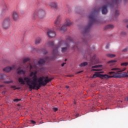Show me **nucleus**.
Masks as SVG:
<instances>
[{
	"label": "nucleus",
	"instance_id": "obj_1",
	"mask_svg": "<svg viewBox=\"0 0 128 128\" xmlns=\"http://www.w3.org/2000/svg\"><path fill=\"white\" fill-rule=\"evenodd\" d=\"M67 40H68L69 42L66 40H60L58 42V45L55 46V48L56 49L55 50H54V54H55L54 55V57H52V58H50L46 56L44 59H40V60L38 62V64H44L46 62H50V60H54L56 58V56H58V50L59 48H60V46H64L61 48L62 52L63 53L66 52L68 48H70V46H74L72 47V48H73L74 50H78V44L74 42V40H72V38L70 37H68L67 38Z\"/></svg>",
	"mask_w": 128,
	"mask_h": 128
},
{
	"label": "nucleus",
	"instance_id": "obj_2",
	"mask_svg": "<svg viewBox=\"0 0 128 128\" xmlns=\"http://www.w3.org/2000/svg\"><path fill=\"white\" fill-rule=\"evenodd\" d=\"M37 71L32 72L30 73V76L32 78V80H30V78L26 76L24 78L20 77L18 78V82L21 84H26V82L27 86H28L30 90H40V86L44 84V76L40 77L38 80Z\"/></svg>",
	"mask_w": 128,
	"mask_h": 128
},
{
	"label": "nucleus",
	"instance_id": "obj_3",
	"mask_svg": "<svg viewBox=\"0 0 128 128\" xmlns=\"http://www.w3.org/2000/svg\"><path fill=\"white\" fill-rule=\"evenodd\" d=\"M100 8L98 9H95L88 16L89 23L88 26L85 28L84 32H88L90 30V28L92 26L98 22V19L96 18V14L100 12Z\"/></svg>",
	"mask_w": 128,
	"mask_h": 128
},
{
	"label": "nucleus",
	"instance_id": "obj_4",
	"mask_svg": "<svg viewBox=\"0 0 128 128\" xmlns=\"http://www.w3.org/2000/svg\"><path fill=\"white\" fill-rule=\"evenodd\" d=\"M104 2L106 4L102 8V14H108V6H110L111 8H118L120 0H104Z\"/></svg>",
	"mask_w": 128,
	"mask_h": 128
},
{
	"label": "nucleus",
	"instance_id": "obj_5",
	"mask_svg": "<svg viewBox=\"0 0 128 128\" xmlns=\"http://www.w3.org/2000/svg\"><path fill=\"white\" fill-rule=\"evenodd\" d=\"M72 24V22H70L69 19L66 20V22L64 24L62 27H60V16H58L54 21V26L59 30L61 32H66L68 30V26H70Z\"/></svg>",
	"mask_w": 128,
	"mask_h": 128
},
{
	"label": "nucleus",
	"instance_id": "obj_6",
	"mask_svg": "<svg viewBox=\"0 0 128 128\" xmlns=\"http://www.w3.org/2000/svg\"><path fill=\"white\" fill-rule=\"evenodd\" d=\"M46 14V12L44 9L40 8L38 10H36L32 15V18L36 20V18H44Z\"/></svg>",
	"mask_w": 128,
	"mask_h": 128
},
{
	"label": "nucleus",
	"instance_id": "obj_7",
	"mask_svg": "<svg viewBox=\"0 0 128 128\" xmlns=\"http://www.w3.org/2000/svg\"><path fill=\"white\" fill-rule=\"evenodd\" d=\"M109 74H114L112 76V78H128V73L124 72L122 73H116L114 72H108Z\"/></svg>",
	"mask_w": 128,
	"mask_h": 128
},
{
	"label": "nucleus",
	"instance_id": "obj_8",
	"mask_svg": "<svg viewBox=\"0 0 128 128\" xmlns=\"http://www.w3.org/2000/svg\"><path fill=\"white\" fill-rule=\"evenodd\" d=\"M12 22H10V17H6L2 22V26L4 30H8Z\"/></svg>",
	"mask_w": 128,
	"mask_h": 128
},
{
	"label": "nucleus",
	"instance_id": "obj_9",
	"mask_svg": "<svg viewBox=\"0 0 128 128\" xmlns=\"http://www.w3.org/2000/svg\"><path fill=\"white\" fill-rule=\"evenodd\" d=\"M12 18L14 22H18L20 20V15L18 12L16 10L12 12Z\"/></svg>",
	"mask_w": 128,
	"mask_h": 128
},
{
	"label": "nucleus",
	"instance_id": "obj_10",
	"mask_svg": "<svg viewBox=\"0 0 128 128\" xmlns=\"http://www.w3.org/2000/svg\"><path fill=\"white\" fill-rule=\"evenodd\" d=\"M46 44H48V46H52L53 48L52 58H54L55 54L54 53V50H56L55 46H54V42L52 40H48Z\"/></svg>",
	"mask_w": 128,
	"mask_h": 128
},
{
	"label": "nucleus",
	"instance_id": "obj_11",
	"mask_svg": "<svg viewBox=\"0 0 128 128\" xmlns=\"http://www.w3.org/2000/svg\"><path fill=\"white\" fill-rule=\"evenodd\" d=\"M47 34L49 38H54L56 36V32L52 30H48L47 32Z\"/></svg>",
	"mask_w": 128,
	"mask_h": 128
},
{
	"label": "nucleus",
	"instance_id": "obj_12",
	"mask_svg": "<svg viewBox=\"0 0 128 128\" xmlns=\"http://www.w3.org/2000/svg\"><path fill=\"white\" fill-rule=\"evenodd\" d=\"M44 84H43V86H46L47 84H48V82H52V78H48V76H44Z\"/></svg>",
	"mask_w": 128,
	"mask_h": 128
},
{
	"label": "nucleus",
	"instance_id": "obj_13",
	"mask_svg": "<svg viewBox=\"0 0 128 128\" xmlns=\"http://www.w3.org/2000/svg\"><path fill=\"white\" fill-rule=\"evenodd\" d=\"M17 74H26V70H22V67L20 66L17 68Z\"/></svg>",
	"mask_w": 128,
	"mask_h": 128
},
{
	"label": "nucleus",
	"instance_id": "obj_14",
	"mask_svg": "<svg viewBox=\"0 0 128 128\" xmlns=\"http://www.w3.org/2000/svg\"><path fill=\"white\" fill-rule=\"evenodd\" d=\"M14 68H15L14 66H12V67L10 66H7L3 69L4 72H10V70H14Z\"/></svg>",
	"mask_w": 128,
	"mask_h": 128
},
{
	"label": "nucleus",
	"instance_id": "obj_15",
	"mask_svg": "<svg viewBox=\"0 0 128 128\" xmlns=\"http://www.w3.org/2000/svg\"><path fill=\"white\" fill-rule=\"evenodd\" d=\"M126 70V68H113L111 69V70H115V72H122Z\"/></svg>",
	"mask_w": 128,
	"mask_h": 128
},
{
	"label": "nucleus",
	"instance_id": "obj_16",
	"mask_svg": "<svg viewBox=\"0 0 128 128\" xmlns=\"http://www.w3.org/2000/svg\"><path fill=\"white\" fill-rule=\"evenodd\" d=\"M49 6L51 8H58V4L56 2H52L49 4Z\"/></svg>",
	"mask_w": 128,
	"mask_h": 128
},
{
	"label": "nucleus",
	"instance_id": "obj_17",
	"mask_svg": "<svg viewBox=\"0 0 128 128\" xmlns=\"http://www.w3.org/2000/svg\"><path fill=\"white\" fill-rule=\"evenodd\" d=\"M8 10L6 4H4L2 8V12L4 14V12H8Z\"/></svg>",
	"mask_w": 128,
	"mask_h": 128
},
{
	"label": "nucleus",
	"instance_id": "obj_18",
	"mask_svg": "<svg viewBox=\"0 0 128 128\" xmlns=\"http://www.w3.org/2000/svg\"><path fill=\"white\" fill-rule=\"evenodd\" d=\"M112 76H110L108 74H101L100 78H111Z\"/></svg>",
	"mask_w": 128,
	"mask_h": 128
},
{
	"label": "nucleus",
	"instance_id": "obj_19",
	"mask_svg": "<svg viewBox=\"0 0 128 128\" xmlns=\"http://www.w3.org/2000/svg\"><path fill=\"white\" fill-rule=\"evenodd\" d=\"M42 42V38L38 37L35 40V44H40V43Z\"/></svg>",
	"mask_w": 128,
	"mask_h": 128
},
{
	"label": "nucleus",
	"instance_id": "obj_20",
	"mask_svg": "<svg viewBox=\"0 0 128 128\" xmlns=\"http://www.w3.org/2000/svg\"><path fill=\"white\" fill-rule=\"evenodd\" d=\"M116 62V60H112L108 62V64H110V66H114Z\"/></svg>",
	"mask_w": 128,
	"mask_h": 128
},
{
	"label": "nucleus",
	"instance_id": "obj_21",
	"mask_svg": "<svg viewBox=\"0 0 128 128\" xmlns=\"http://www.w3.org/2000/svg\"><path fill=\"white\" fill-rule=\"evenodd\" d=\"M88 64L87 62H84L82 63L80 65V68H82V66H88Z\"/></svg>",
	"mask_w": 128,
	"mask_h": 128
},
{
	"label": "nucleus",
	"instance_id": "obj_22",
	"mask_svg": "<svg viewBox=\"0 0 128 128\" xmlns=\"http://www.w3.org/2000/svg\"><path fill=\"white\" fill-rule=\"evenodd\" d=\"M101 74H93L92 78H100Z\"/></svg>",
	"mask_w": 128,
	"mask_h": 128
},
{
	"label": "nucleus",
	"instance_id": "obj_23",
	"mask_svg": "<svg viewBox=\"0 0 128 128\" xmlns=\"http://www.w3.org/2000/svg\"><path fill=\"white\" fill-rule=\"evenodd\" d=\"M107 56H108V58H112L116 57V54H108Z\"/></svg>",
	"mask_w": 128,
	"mask_h": 128
},
{
	"label": "nucleus",
	"instance_id": "obj_24",
	"mask_svg": "<svg viewBox=\"0 0 128 128\" xmlns=\"http://www.w3.org/2000/svg\"><path fill=\"white\" fill-rule=\"evenodd\" d=\"M114 26L112 24H108L106 26V28H114Z\"/></svg>",
	"mask_w": 128,
	"mask_h": 128
},
{
	"label": "nucleus",
	"instance_id": "obj_25",
	"mask_svg": "<svg viewBox=\"0 0 128 128\" xmlns=\"http://www.w3.org/2000/svg\"><path fill=\"white\" fill-rule=\"evenodd\" d=\"M40 50V52H42L44 54H48V51L46 49H42Z\"/></svg>",
	"mask_w": 128,
	"mask_h": 128
},
{
	"label": "nucleus",
	"instance_id": "obj_26",
	"mask_svg": "<svg viewBox=\"0 0 128 128\" xmlns=\"http://www.w3.org/2000/svg\"><path fill=\"white\" fill-rule=\"evenodd\" d=\"M28 60H30V58H26L25 59H24L23 60V62H24V64H26V62H28Z\"/></svg>",
	"mask_w": 128,
	"mask_h": 128
},
{
	"label": "nucleus",
	"instance_id": "obj_27",
	"mask_svg": "<svg viewBox=\"0 0 128 128\" xmlns=\"http://www.w3.org/2000/svg\"><path fill=\"white\" fill-rule=\"evenodd\" d=\"M119 15H120V12L118 10H116L115 12V16H118Z\"/></svg>",
	"mask_w": 128,
	"mask_h": 128
},
{
	"label": "nucleus",
	"instance_id": "obj_28",
	"mask_svg": "<svg viewBox=\"0 0 128 128\" xmlns=\"http://www.w3.org/2000/svg\"><path fill=\"white\" fill-rule=\"evenodd\" d=\"M128 65V62H124L121 64V66H126Z\"/></svg>",
	"mask_w": 128,
	"mask_h": 128
},
{
	"label": "nucleus",
	"instance_id": "obj_29",
	"mask_svg": "<svg viewBox=\"0 0 128 128\" xmlns=\"http://www.w3.org/2000/svg\"><path fill=\"white\" fill-rule=\"evenodd\" d=\"M102 66V65H96L94 66H92V68H100Z\"/></svg>",
	"mask_w": 128,
	"mask_h": 128
},
{
	"label": "nucleus",
	"instance_id": "obj_30",
	"mask_svg": "<svg viewBox=\"0 0 128 128\" xmlns=\"http://www.w3.org/2000/svg\"><path fill=\"white\" fill-rule=\"evenodd\" d=\"M12 81H6L4 82V84H12Z\"/></svg>",
	"mask_w": 128,
	"mask_h": 128
},
{
	"label": "nucleus",
	"instance_id": "obj_31",
	"mask_svg": "<svg viewBox=\"0 0 128 128\" xmlns=\"http://www.w3.org/2000/svg\"><path fill=\"white\" fill-rule=\"evenodd\" d=\"M128 48H126L122 50V52H128Z\"/></svg>",
	"mask_w": 128,
	"mask_h": 128
},
{
	"label": "nucleus",
	"instance_id": "obj_32",
	"mask_svg": "<svg viewBox=\"0 0 128 128\" xmlns=\"http://www.w3.org/2000/svg\"><path fill=\"white\" fill-rule=\"evenodd\" d=\"M20 100L18 99V98H16V99H14V102H20Z\"/></svg>",
	"mask_w": 128,
	"mask_h": 128
},
{
	"label": "nucleus",
	"instance_id": "obj_33",
	"mask_svg": "<svg viewBox=\"0 0 128 128\" xmlns=\"http://www.w3.org/2000/svg\"><path fill=\"white\" fill-rule=\"evenodd\" d=\"M53 110H54V112H57V110H58V108H53Z\"/></svg>",
	"mask_w": 128,
	"mask_h": 128
},
{
	"label": "nucleus",
	"instance_id": "obj_34",
	"mask_svg": "<svg viewBox=\"0 0 128 128\" xmlns=\"http://www.w3.org/2000/svg\"><path fill=\"white\" fill-rule=\"evenodd\" d=\"M96 56L94 55L92 57V60H96Z\"/></svg>",
	"mask_w": 128,
	"mask_h": 128
},
{
	"label": "nucleus",
	"instance_id": "obj_35",
	"mask_svg": "<svg viewBox=\"0 0 128 128\" xmlns=\"http://www.w3.org/2000/svg\"><path fill=\"white\" fill-rule=\"evenodd\" d=\"M124 100H125V102H128V97L125 98H124Z\"/></svg>",
	"mask_w": 128,
	"mask_h": 128
},
{
	"label": "nucleus",
	"instance_id": "obj_36",
	"mask_svg": "<svg viewBox=\"0 0 128 128\" xmlns=\"http://www.w3.org/2000/svg\"><path fill=\"white\" fill-rule=\"evenodd\" d=\"M92 70L94 71V72H98V70H96V69H93Z\"/></svg>",
	"mask_w": 128,
	"mask_h": 128
},
{
	"label": "nucleus",
	"instance_id": "obj_37",
	"mask_svg": "<svg viewBox=\"0 0 128 128\" xmlns=\"http://www.w3.org/2000/svg\"><path fill=\"white\" fill-rule=\"evenodd\" d=\"M110 48V44H108L106 46V48Z\"/></svg>",
	"mask_w": 128,
	"mask_h": 128
},
{
	"label": "nucleus",
	"instance_id": "obj_38",
	"mask_svg": "<svg viewBox=\"0 0 128 128\" xmlns=\"http://www.w3.org/2000/svg\"><path fill=\"white\" fill-rule=\"evenodd\" d=\"M31 122H32V124H36L35 121H34V120H31Z\"/></svg>",
	"mask_w": 128,
	"mask_h": 128
},
{
	"label": "nucleus",
	"instance_id": "obj_39",
	"mask_svg": "<svg viewBox=\"0 0 128 128\" xmlns=\"http://www.w3.org/2000/svg\"><path fill=\"white\" fill-rule=\"evenodd\" d=\"M11 88H14H14H16V86H12Z\"/></svg>",
	"mask_w": 128,
	"mask_h": 128
},
{
	"label": "nucleus",
	"instance_id": "obj_40",
	"mask_svg": "<svg viewBox=\"0 0 128 128\" xmlns=\"http://www.w3.org/2000/svg\"><path fill=\"white\" fill-rule=\"evenodd\" d=\"M20 88L18 87V88H14V90H20Z\"/></svg>",
	"mask_w": 128,
	"mask_h": 128
},
{
	"label": "nucleus",
	"instance_id": "obj_41",
	"mask_svg": "<svg viewBox=\"0 0 128 128\" xmlns=\"http://www.w3.org/2000/svg\"><path fill=\"white\" fill-rule=\"evenodd\" d=\"M66 64V63H63L62 64V66H64Z\"/></svg>",
	"mask_w": 128,
	"mask_h": 128
},
{
	"label": "nucleus",
	"instance_id": "obj_42",
	"mask_svg": "<svg viewBox=\"0 0 128 128\" xmlns=\"http://www.w3.org/2000/svg\"><path fill=\"white\" fill-rule=\"evenodd\" d=\"M81 72H82V71H80L77 72V74H81Z\"/></svg>",
	"mask_w": 128,
	"mask_h": 128
},
{
	"label": "nucleus",
	"instance_id": "obj_43",
	"mask_svg": "<svg viewBox=\"0 0 128 128\" xmlns=\"http://www.w3.org/2000/svg\"><path fill=\"white\" fill-rule=\"evenodd\" d=\"M32 69V65H30V70Z\"/></svg>",
	"mask_w": 128,
	"mask_h": 128
},
{
	"label": "nucleus",
	"instance_id": "obj_44",
	"mask_svg": "<svg viewBox=\"0 0 128 128\" xmlns=\"http://www.w3.org/2000/svg\"><path fill=\"white\" fill-rule=\"evenodd\" d=\"M125 22H128V19H126V20H125Z\"/></svg>",
	"mask_w": 128,
	"mask_h": 128
},
{
	"label": "nucleus",
	"instance_id": "obj_45",
	"mask_svg": "<svg viewBox=\"0 0 128 128\" xmlns=\"http://www.w3.org/2000/svg\"><path fill=\"white\" fill-rule=\"evenodd\" d=\"M2 94H6V92H2Z\"/></svg>",
	"mask_w": 128,
	"mask_h": 128
},
{
	"label": "nucleus",
	"instance_id": "obj_46",
	"mask_svg": "<svg viewBox=\"0 0 128 128\" xmlns=\"http://www.w3.org/2000/svg\"><path fill=\"white\" fill-rule=\"evenodd\" d=\"M76 118H78V114L76 115Z\"/></svg>",
	"mask_w": 128,
	"mask_h": 128
},
{
	"label": "nucleus",
	"instance_id": "obj_47",
	"mask_svg": "<svg viewBox=\"0 0 128 128\" xmlns=\"http://www.w3.org/2000/svg\"><path fill=\"white\" fill-rule=\"evenodd\" d=\"M126 34V32H124V35Z\"/></svg>",
	"mask_w": 128,
	"mask_h": 128
},
{
	"label": "nucleus",
	"instance_id": "obj_48",
	"mask_svg": "<svg viewBox=\"0 0 128 128\" xmlns=\"http://www.w3.org/2000/svg\"><path fill=\"white\" fill-rule=\"evenodd\" d=\"M66 88H68L69 86H66Z\"/></svg>",
	"mask_w": 128,
	"mask_h": 128
},
{
	"label": "nucleus",
	"instance_id": "obj_49",
	"mask_svg": "<svg viewBox=\"0 0 128 128\" xmlns=\"http://www.w3.org/2000/svg\"><path fill=\"white\" fill-rule=\"evenodd\" d=\"M65 62H66V60H65Z\"/></svg>",
	"mask_w": 128,
	"mask_h": 128
},
{
	"label": "nucleus",
	"instance_id": "obj_50",
	"mask_svg": "<svg viewBox=\"0 0 128 128\" xmlns=\"http://www.w3.org/2000/svg\"><path fill=\"white\" fill-rule=\"evenodd\" d=\"M127 78H128V74H127Z\"/></svg>",
	"mask_w": 128,
	"mask_h": 128
},
{
	"label": "nucleus",
	"instance_id": "obj_51",
	"mask_svg": "<svg viewBox=\"0 0 128 128\" xmlns=\"http://www.w3.org/2000/svg\"><path fill=\"white\" fill-rule=\"evenodd\" d=\"M74 104H76V102H74Z\"/></svg>",
	"mask_w": 128,
	"mask_h": 128
},
{
	"label": "nucleus",
	"instance_id": "obj_52",
	"mask_svg": "<svg viewBox=\"0 0 128 128\" xmlns=\"http://www.w3.org/2000/svg\"><path fill=\"white\" fill-rule=\"evenodd\" d=\"M127 28H128V25L127 26Z\"/></svg>",
	"mask_w": 128,
	"mask_h": 128
}]
</instances>
